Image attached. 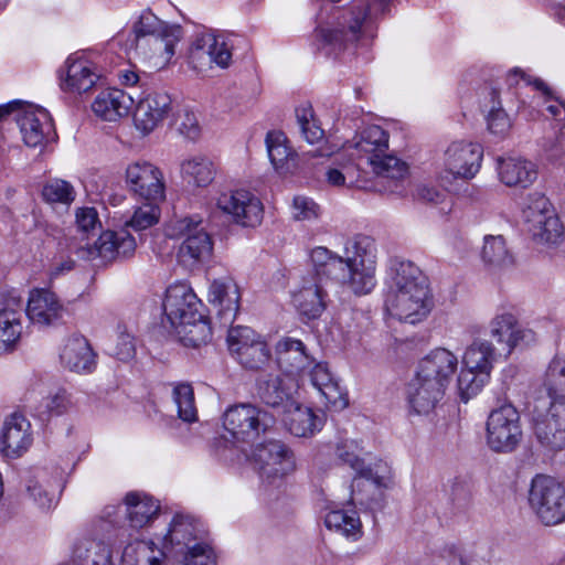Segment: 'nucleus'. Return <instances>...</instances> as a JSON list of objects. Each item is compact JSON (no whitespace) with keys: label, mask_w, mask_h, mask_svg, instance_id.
<instances>
[{"label":"nucleus","mask_w":565,"mask_h":565,"mask_svg":"<svg viewBox=\"0 0 565 565\" xmlns=\"http://www.w3.org/2000/svg\"><path fill=\"white\" fill-rule=\"evenodd\" d=\"M310 262L318 274L338 282L358 296L370 294L375 285L376 245L372 237L356 235L344 243L343 255L324 246L310 252Z\"/></svg>","instance_id":"nucleus-1"},{"label":"nucleus","mask_w":565,"mask_h":565,"mask_svg":"<svg viewBox=\"0 0 565 565\" xmlns=\"http://www.w3.org/2000/svg\"><path fill=\"white\" fill-rule=\"evenodd\" d=\"M384 307L392 317L411 324L430 313L434 301L429 279L413 262L392 263L385 279Z\"/></svg>","instance_id":"nucleus-2"},{"label":"nucleus","mask_w":565,"mask_h":565,"mask_svg":"<svg viewBox=\"0 0 565 565\" xmlns=\"http://www.w3.org/2000/svg\"><path fill=\"white\" fill-rule=\"evenodd\" d=\"M271 423L266 412L252 404L228 407L223 415L226 431L220 446L225 460L242 463L249 459L248 448Z\"/></svg>","instance_id":"nucleus-3"},{"label":"nucleus","mask_w":565,"mask_h":565,"mask_svg":"<svg viewBox=\"0 0 565 565\" xmlns=\"http://www.w3.org/2000/svg\"><path fill=\"white\" fill-rule=\"evenodd\" d=\"M182 38V29L160 20L149 10H145L134 23L130 47L156 64H167L174 55L175 45Z\"/></svg>","instance_id":"nucleus-4"},{"label":"nucleus","mask_w":565,"mask_h":565,"mask_svg":"<svg viewBox=\"0 0 565 565\" xmlns=\"http://www.w3.org/2000/svg\"><path fill=\"white\" fill-rule=\"evenodd\" d=\"M345 149L354 150L351 156L365 159L373 172L381 178L396 181L404 179L408 173L407 164L388 153V135L380 126L364 128Z\"/></svg>","instance_id":"nucleus-5"},{"label":"nucleus","mask_w":565,"mask_h":565,"mask_svg":"<svg viewBox=\"0 0 565 565\" xmlns=\"http://www.w3.org/2000/svg\"><path fill=\"white\" fill-rule=\"evenodd\" d=\"M523 217L525 230L535 244L555 247L563 242L564 226L544 194L533 193L529 196Z\"/></svg>","instance_id":"nucleus-6"},{"label":"nucleus","mask_w":565,"mask_h":565,"mask_svg":"<svg viewBox=\"0 0 565 565\" xmlns=\"http://www.w3.org/2000/svg\"><path fill=\"white\" fill-rule=\"evenodd\" d=\"M523 430L521 416L511 403H503L493 408L486 424L488 447L498 454H510L521 444Z\"/></svg>","instance_id":"nucleus-7"},{"label":"nucleus","mask_w":565,"mask_h":565,"mask_svg":"<svg viewBox=\"0 0 565 565\" xmlns=\"http://www.w3.org/2000/svg\"><path fill=\"white\" fill-rule=\"evenodd\" d=\"M529 503L545 525L565 521V487L548 476L532 480Z\"/></svg>","instance_id":"nucleus-8"},{"label":"nucleus","mask_w":565,"mask_h":565,"mask_svg":"<svg viewBox=\"0 0 565 565\" xmlns=\"http://www.w3.org/2000/svg\"><path fill=\"white\" fill-rule=\"evenodd\" d=\"M215 204L223 214L239 226L256 227L263 221V203L248 190H223L215 198Z\"/></svg>","instance_id":"nucleus-9"},{"label":"nucleus","mask_w":565,"mask_h":565,"mask_svg":"<svg viewBox=\"0 0 565 565\" xmlns=\"http://www.w3.org/2000/svg\"><path fill=\"white\" fill-rule=\"evenodd\" d=\"M254 463L262 479L275 483L296 469L294 452L280 440L258 445L247 461Z\"/></svg>","instance_id":"nucleus-10"},{"label":"nucleus","mask_w":565,"mask_h":565,"mask_svg":"<svg viewBox=\"0 0 565 565\" xmlns=\"http://www.w3.org/2000/svg\"><path fill=\"white\" fill-rule=\"evenodd\" d=\"M532 428L536 441L546 451L563 450L565 448V403L551 402L546 411L536 407L532 416Z\"/></svg>","instance_id":"nucleus-11"},{"label":"nucleus","mask_w":565,"mask_h":565,"mask_svg":"<svg viewBox=\"0 0 565 565\" xmlns=\"http://www.w3.org/2000/svg\"><path fill=\"white\" fill-rule=\"evenodd\" d=\"M136 247L135 237L126 230H120L106 231L99 235L94 245L86 243L74 247V252L83 259H100L102 263H108L131 256Z\"/></svg>","instance_id":"nucleus-12"},{"label":"nucleus","mask_w":565,"mask_h":565,"mask_svg":"<svg viewBox=\"0 0 565 565\" xmlns=\"http://www.w3.org/2000/svg\"><path fill=\"white\" fill-rule=\"evenodd\" d=\"M390 0H372V3H358L350 17L341 24V29H320L319 36L326 44L341 49L347 42H355L360 38L361 28L369 17L385 13Z\"/></svg>","instance_id":"nucleus-13"},{"label":"nucleus","mask_w":565,"mask_h":565,"mask_svg":"<svg viewBox=\"0 0 565 565\" xmlns=\"http://www.w3.org/2000/svg\"><path fill=\"white\" fill-rule=\"evenodd\" d=\"M483 149L471 141H454L444 152L443 178L470 180L481 168Z\"/></svg>","instance_id":"nucleus-14"},{"label":"nucleus","mask_w":565,"mask_h":565,"mask_svg":"<svg viewBox=\"0 0 565 565\" xmlns=\"http://www.w3.org/2000/svg\"><path fill=\"white\" fill-rule=\"evenodd\" d=\"M125 183L129 192L145 201L164 200V180L161 170L148 161H136L126 168Z\"/></svg>","instance_id":"nucleus-15"},{"label":"nucleus","mask_w":565,"mask_h":565,"mask_svg":"<svg viewBox=\"0 0 565 565\" xmlns=\"http://www.w3.org/2000/svg\"><path fill=\"white\" fill-rule=\"evenodd\" d=\"M25 313L32 324L46 328L61 323L66 308L52 290L34 288L29 292Z\"/></svg>","instance_id":"nucleus-16"},{"label":"nucleus","mask_w":565,"mask_h":565,"mask_svg":"<svg viewBox=\"0 0 565 565\" xmlns=\"http://www.w3.org/2000/svg\"><path fill=\"white\" fill-rule=\"evenodd\" d=\"M22 140L30 148H42L54 134L49 111L42 107L26 106L15 116Z\"/></svg>","instance_id":"nucleus-17"},{"label":"nucleus","mask_w":565,"mask_h":565,"mask_svg":"<svg viewBox=\"0 0 565 565\" xmlns=\"http://www.w3.org/2000/svg\"><path fill=\"white\" fill-rule=\"evenodd\" d=\"M488 333L501 347L498 350L504 356H509L515 347L535 341V333L531 329L521 327L515 316L510 312L497 315L489 322Z\"/></svg>","instance_id":"nucleus-18"},{"label":"nucleus","mask_w":565,"mask_h":565,"mask_svg":"<svg viewBox=\"0 0 565 565\" xmlns=\"http://www.w3.org/2000/svg\"><path fill=\"white\" fill-rule=\"evenodd\" d=\"M202 303L186 284L171 285L166 292L163 310L171 327L182 324L188 319H200Z\"/></svg>","instance_id":"nucleus-19"},{"label":"nucleus","mask_w":565,"mask_h":565,"mask_svg":"<svg viewBox=\"0 0 565 565\" xmlns=\"http://www.w3.org/2000/svg\"><path fill=\"white\" fill-rule=\"evenodd\" d=\"M329 279L313 268V273L302 278L300 288L294 294V303L299 313L308 319H317L327 308L326 282Z\"/></svg>","instance_id":"nucleus-20"},{"label":"nucleus","mask_w":565,"mask_h":565,"mask_svg":"<svg viewBox=\"0 0 565 565\" xmlns=\"http://www.w3.org/2000/svg\"><path fill=\"white\" fill-rule=\"evenodd\" d=\"M276 361L280 371L298 382L305 379L307 370L313 364V358L307 352L302 341L282 338L276 343Z\"/></svg>","instance_id":"nucleus-21"},{"label":"nucleus","mask_w":565,"mask_h":565,"mask_svg":"<svg viewBox=\"0 0 565 565\" xmlns=\"http://www.w3.org/2000/svg\"><path fill=\"white\" fill-rule=\"evenodd\" d=\"M232 53L224 41L211 34L198 38L190 50V64L198 72H205L213 64L225 68L228 66Z\"/></svg>","instance_id":"nucleus-22"},{"label":"nucleus","mask_w":565,"mask_h":565,"mask_svg":"<svg viewBox=\"0 0 565 565\" xmlns=\"http://www.w3.org/2000/svg\"><path fill=\"white\" fill-rule=\"evenodd\" d=\"M170 110V96L163 92H152L137 104L134 113L135 126L142 134H149L163 121Z\"/></svg>","instance_id":"nucleus-23"},{"label":"nucleus","mask_w":565,"mask_h":565,"mask_svg":"<svg viewBox=\"0 0 565 565\" xmlns=\"http://www.w3.org/2000/svg\"><path fill=\"white\" fill-rule=\"evenodd\" d=\"M446 388L438 381L416 373L408 384V403L416 414L427 415L443 401Z\"/></svg>","instance_id":"nucleus-24"},{"label":"nucleus","mask_w":565,"mask_h":565,"mask_svg":"<svg viewBox=\"0 0 565 565\" xmlns=\"http://www.w3.org/2000/svg\"><path fill=\"white\" fill-rule=\"evenodd\" d=\"M62 365L78 374L92 373L96 367V354L88 340L78 334L68 337L60 351Z\"/></svg>","instance_id":"nucleus-25"},{"label":"nucleus","mask_w":565,"mask_h":565,"mask_svg":"<svg viewBox=\"0 0 565 565\" xmlns=\"http://www.w3.org/2000/svg\"><path fill=\"white\" fill-rule=\"evenodd\" d=\"M305 376L309 377L312 386L324 399L326 406L335 411H342L348 406L347 395L342 392L326 363L316 362L307 370Z\"/></svg>","instance_id":"nucleus-26"},{"label":"nucleus","mask_w":565,"mask_h":565,"mask_svg":"<svg viewBox=\"0 0 565 565\" xmlns=\"http://www.w3.org/2000/svg\"><path fill=\"white\" fill-rule=\"evenodd\" d=\"M299 382L284 374L269 375L268 379L259 382L258 394L262 401L274 408H281L284 412L287 407H292L296 401Z\"/></svg>","instance_id":"nucleus-27"},{"label":"nucleus","mask_w":565,"mask_h":565,"mask_svg":"<svg viewBox=\"0 0 565 565\" xmlns=\"http://www.w3.org/2000/svg\"><path fill=\"white\" fill-rule=\"evenodd\" d=\"M296 121L303 139L310 145H318L315 150L307 152L309 157H330L335 152L337 147L324 140V131L318 124L310 105L296 108Z\"/></svg>","instance_id":"nucleus-28"},{"label":"nucleus","mask_w":565,"mask_h":565,"mask_svg":"<svg viewBox=\"0 0 565 565\" xmlns=\"http://www.w3.org/2000/svg\"><path fill=\"white\" fill-rule=\"evenodd\" d=\"M31 424L21 414L10 415L3 424L1 445L7 457H19L32 443Z\"/></svg>","instance_id":"nucleus-29"},{"label":"nucleus","mask_w":565,"mask_h":565,"mask_svg":"<svg viewBox=\"0 0 565 565\" xmlns=\"http://www.w3.org/2000/svg\"><path fill=\"white\" fill-rule=\"evenodd\" d=\"M458 366L457 356L447 349L438 348L428 353L418 365L417 373L438 381L448 387Z\"/></svg>","instance_id":"nucleus-30"},{"label":"nucleus","mask_w":565,"mask_h":565,"mask_svg":"<svg viewBox=\"0 0 565 565\" xmlns=\"http://www.w3.org/2000/svg\"><path fill=\"white\" fill-rule=\"evenodd\" d=\"M209 301L220 308L218 313L225 322H232L239 309V289L231 278L212 281L207 295Z\"/></svg>","instance_id":"nucleus-31"},{"label":"nucleus","mask_w":565,"mask_h":565,"mask_svg":"<svg viewBox=\"0 0 565 565\" xmlns=\"http://www.w3.org/2000/svg\"><path fill=\"white\" fill-rule=\"evenodd\" d=\"M126 519L132 529L149 525L158 515L160 504L143 492L131 491L124 498Z\"/></svg>","instance_id":"nucleus-32"},{"label":"nucleus","mask_w":565,"mask_h":565,"mask_svg":"<svg viewBox=\"0 0 565 565\" xmlns=\"http://www.w3.org/2000/svg\"><path fill=\"white\" fill-rule=\"evenodd\" d=\"M282 413L287 429L297 437H311L324 425L323 414H317L310 407L299 405L297 399L292 407H287Z\"/></svg>","instance_id":"nucleus-33"},{"label":"nucleus","mask_w":565,"mask_h":565,"mask_svg":"<svg viewBox=\"0 0 565 565\" xmlns=\"http://www.w3.org/2000/svg\"><path fill=\"white\" fill-rule=\"evenodd\" d=\"M134 104L132 97L121 89L100 92L92 104L96 116L107 121H115L127 116Z\"/></svg>","instance_id":"nucleus-34"},{"label":"nucleus","mask_w":565,"mask_h":565,"mask_svg":"<svg viewBox=\"0 0 565 565\" xmlns=\"http://www.w3.org/2000/svg\"><path fill=\"white\" fill-rule=\"evenodd\" d=\"M500 180L508 186L531 185L537 178L536 166L521 157L498 159Z\"/></svg>","instance_id":"nucleus-35"},{"label":"nucleus","mask_w":565,"mask_h":565,"mask_svg":"<svg viewBox=\"0 0 565 565\" xmlns=\"http://www.w3.org/2000/svg\"><path fill=\"white\" fill-rule=\"evenodd\" d=\"M199 529L193 518L175 514L169 524L167 533L162 537V550H178L191 547L198 539Z\"/></svg>","instance_id":"nucleus-36"},{"label":"nucleus","mask_w":565,"mask_h":565,"mask_svg":"<svg viewBox=\"0 0 565 565\" xmlns=\"http://www.w3.org/2000/svg\"><path fill=\"white\" fill-rule=\"evenodd\" d=\"M23 305L11 299L0 309V353L11 350L22 333Z\"/></svg>","instance_id":"nucleus-37"},{"label":"nucleus","mask_w":565,"mask_h":565,"mask_svg":"<svg viewBox=\"0 0 565 565\" xmlns=\"http://www.w3.org/2000/svg\"><path fill=\"white\" fill-rule=\"evenodd\" d=\"M65 66L66 76L62 84L65 90L86 93L94 87L99 77L93 63L84 57H68Z\"/></svg>","instance_id":"nucleus-38"},{"label":"nucleus","mask_w":565,"mask_h":565,"mask_svg":"<svg viewBox=\"0 0 565 565\" xmlns=\"http://www.w3.org/2000/svg\"><path fill=\"white\" fill-rule=\"evenodd\" d=\"M73 558L77 565H115L108 543L96 537H83L73 547Z\"/></svg>","instance_id":"nucleus-39"},{"label":"nucleus","mask_w":565,"mask_h":565,"mask_svg":"<svg viewBox=\"0 0 565 565\" xmlns=\"http://www.w3.org/2000/svg\"><path fill=\"white\" fill-rule=\"evenodd\" d=\"M502 353L484 339L475 340L465 351L462 364L490 377L494 362Z\"/></svg>","instance_id":"nucleus-40"},{"label":"nucleus","mask_w":565,"mask_h":565,"mask_svg":"<svg viewBox=\"0 0 565 565\" xmlns=\"http://www.w3.org/2000/svg\"><path fill=\"white\" fill-rule=\"evenodd\" d=\"M265 141L269 160L277 172L285 174L297 168V154L288 146L282 132L269 131Z\"/></svg>","instance_id":"nucleus-41"},{"label":"nucleus","mask_w":565,"mask_h":565,"mask_svg":"<svg viewBox=\"0 0 565 565\" xmlns=\"http://www.w3.org/2000/svg\"><path fill=\"white\" fill-rule=\"evenodd\" d=\"M213 250V243L210 235L203 227L195 230L193 234L184 239L179 248L180 262L188 266L207 259Z\"/></svg>","instance_id":"nucleus-42"},{"label":"nucleus","mask_w":565,"mask_h":565,"mask_svg":"<svg viewBox=\"0 0 565 565\" xmlns=\"http://www.w3.org/2000/svg\"><path fill=\"white\" fill-rule=\"evenodd\" d=\"M335 455L343 465H348L360 477L380 484V478L374 476L372 469L365 465L363 447L356 440L345 439L340 441L335 447Z\"/></svg>","instance_id":"nucleus-43"},{"label":"nucleus","mask_w":565,"mask_h":565,"mask_svg":"<svg viewBox=\"0 0 565 565\" xmlns=\"http://www.w3.org/2000/svg\"><path fill=\"white\" fill-rule=\"evenodd\" d=\"M180 172L182 179L189 184L205 188L214 180L216 169L209 158L195 156L182 161Z\"/></svg>","instance_id":"nucleus-44"},{"label":"nucleus","mask_w":565,"mask_h":565,"mask_svg":"<svg viewBox=\"0 0 565 565\" xmlns=\"http://www.w3.org/2000/svg\"><path fill=\"white\" fill-rule=\"evenodd\" d=\"M162 546H154L153 542L136 541L128 544L120 556L121 565H161L163 557Z\"/></svg>","instance_id":"nucleus-45"},{"label":"nucleus","mask_w":565,"mask_h":565,"mask_svg":"<svg viewBox=\"0 0 565 565\" xmlns=\"http://www.w3.org/2000/svg\"><path fill=\"white\" fill-rule=\"evenodd\" d=\"M172 328L179 340L186 347H200L212 337L211 327L203 313H200V319H188L184 323L174 324Z\"/></svg>","instance_id":"nucleus-46"},{"label":"nucleus","mask_w":565,"mask_h":565,"mask_svg":"<svg viewBox=\"0 0 565 565\" xmlns=\"http://www.w3.org/2000/svg\"><path fill=\"white\" fill-rule=\"evenodd\" d=\"M326 526L348 540L358 541L362 536V524L355 512L330 511L324 519Z\"/></svg>","instance_id":"nucleus-47"},{"label":"nucleus","mask_w":565,"mask_h":565,"mask_svg":"<svg viewBox=\"0 0 565 565\" xmlns=\"http://www.w3.org/2000/svg\"><path fill=\"white\" fill-rule=\"evenodd\" d=\"M482 260L495 268H507L513 265L514 258L507 247L502 235H489L484 237L481 253Z\"/></svg>","instance_id":"nucleus-48"},{"label":"nucleus","mask_w":565,"mask_h":565,"mask_svg":"<svg viewBox=\"0 0 565 565\" xmlns=\"http://www.w3.org/2000/svg\"><path fill=\"white\" fill-rule=\"evenodd\" d=\"M544 387L552 402L565 401V358L551 361L544 380Z\"/></svg>","instance_id":"nucleus-49"},{"label":"nucleus","mask_w":565,"mask_h":565,"mask_svg":"<svg viewBox=\"0 0 565 565\" xmlns=\"http://www.w3.org/2000/svg\"><path fill=\"white\" fill-rule=\"evenodd\" d=\"M172 397L180 419L185 423H194L198 420L194 392L190 384H175L172 391Z\"/></svg>","instance_id":"nucleus-50"},{"label":"nucleus","mask_w":565,"mask_h":565,"mask_svg":"<svg viewBox=\"0 0 565 565\" xmlns=\"http://www.w3.org/2000/svg\"><path fill=\"white\" fill-rule=\"evenodd\" d=\"M236 360L246 369L259 370L269 362L270 351L267 343L260 338L245 348Z\"/></svg>","instance_id":"nucleus-51"},{"label":"nucleus","mask_w":565,"mask_h":565,"mask_svg":"<svg viewBox=\"0 0 565 565\" xmlns=\"http://www.w3.org/2000/svg\"><path fill=\"white\" fill-rule=\"evenodd\" d=\"M147 203L137 207L131 218L126 223L135 231H143L159 222L160 209L158 206L159 201H146Z\"/></svg>","instance_id":"nucleus-52"},{"label":"nucleus","mask_w":565,"mask_h":565,"mask_svg":"<svg viewBox=\"0 0 565 565\" xmlns=\"http://www.w3.org/2000/svg\"><path fill=\"white\" fill-rule=\"evenodd\" d=\"M260 338L262 337L249 327H231L227 333L228 350L231 354L237 359L241 355V352L245 350V348H248L253 342Z\"/></svg>","instance_id":"nucleus-53"},{"label":"nucleus","mask_w":565,"mask_h":565,"mask_svg":"<svg viewBox=\"0 0 565 565\" xmlns=\"http://www.w3.org/2000/svg\"><path fill=\"white\" fill-rule=\"evenodd\" d=\"M488 380V376L463 366L458 376V390L461 398L467 402L482 388Z\"/></svg>","instance_id":"nucleus-54"},{"label":"nucleus","mask_w":565,"mask_h":565,"mask_svg":"<svg viewBox=\"0 0 565 565\" xmlns=\"http://www.w3.org/2000/svg\"><path fill=\"white\" fill-rule=\"evenodd\" d=\"M42 195L47 202L67 204L74 200V189L68 182L56 179L43 186Z\"/></svg>","instance_id":"nucleus-55"},{"label":"nucleus","mask_w":565,"mask_h":565,"mask_svg":"<svg viewBox=\"0 0 565 565\" xmlns=\"http://www.w3.org/2000/svg\"><path fill=\"white\" fill-rule=\"evenodd\" d=\"M326 178L332 186H352L359 181V168L351 163L341 164L340 168L328 169Z\"/></svg>","instance_id":"nucleus-56"},{"label":"nucleus","mask_w":565,"mask_h":565,"mask_svg":"<svg viewBox=\"0 0 565 565\" xmlns=\"http://www.w3.org/2000/svg\"><path fill=\"white\" fill-rule=\"evenodd\" d=\"M110 353L120 361H129L135 356L136 345L134 337L125 328H118Z\"/></svg>","instance_id":"nucleus-57"},{"label":"nucleus","mask_w":565,"mask_h":565,"mask_svg":"<svg viewBox=\"0 0 565 565\" xmlns=\"http://www.w3.org/2000/svg\"><path fill=\"white\" fill-rule=\"evenodd\" d=\"M182 565H216L212 548L204 543H194L186 548Z\"/></svg>","instance_id":"nucleus-58"},{"label":"nucleus","mask_w":565,"mask_h":565,"mask_svg":"<svg viewBox=\"0 0 565 565\" xmlns=\"http://www.w3.org/2000/svg\"><path fill=\"white\" fill-rule=\"evenodd\" d=\"M320 215L319 205L310 198L298 195L292 201V216L297 221H312Z\"/></svg>","instance_id":"nucleus-59"},{"label":"nucleus","mask_w":565,"mask_h":565,"mask_svg":"<svg viewBox=\"0 0 565 565\" xmlns=\"http://www.w3.org/2000/svg\"><path fill=\"white\" fill-rule=\"evenodd\" d=\"M202 220L193 216H184L172 220L167 226V234L172 238L188 237L195 230L201 228Z\"/></svg>","instance_id":"nucleus-60"},{"label":"nucleus","mask_w":565,"mask_h":565,"mask_svg":"<svg viewBox=\"0 0 565 565\" xmlns=\"http://www.w3.org/2000/svg\"><path fill=\"white\" fill-rule=\"evenodd\" d=\"M98 224L97 212L94 207H81L76 211V227L81 233V239H86L89 233L96 230Z\"/></svg>","instance_id":"nucleus-61"},{"label":"nucleus","mask_w":565,"mask_h":565,"mask_svg":"<svg viewBox=\"0 0 565 565\" xmlns=\"http://www.w3.org/2000/svg\"><path fill=\"white\" fill-rule=\"evenodd\" d=\"M487 121L490 132L497 136H504L511 127L510 119L501 107H493L487 117Z\"/></svg>","instance_id":"nucleus-62"},{"label":"nucleus","mask_w":565,"mask_h":565,"mask_svg":"<svg viewBox=\"0 0 565 565\" xmlns=\"http://www.w3.org/2000/svg\"><path fill=\"white\" fill-rule=\"evenodd\" d=\"M119 510V505H106L100 512L98 524L94 530L95 534L105 530L108 531L109 527L116 529L120 520Z\"/></svg>","instance_id":"nucleus-63"},{"label":"nucleus","mask_w":565,"mask_h":565,"mask_svg":"<svg viewBox=\"0 0 565 565\" xmlns=\"http://www.w3.org/2000/svg\"><path fill=\"white\" fill-rule=\"evenodd\" d=\"M71 405L70 397L65 391H60L45 401V407L52 415H61L67 411Z\"/></svg>","instance_id":"nucleus-64"}]
</instances>
